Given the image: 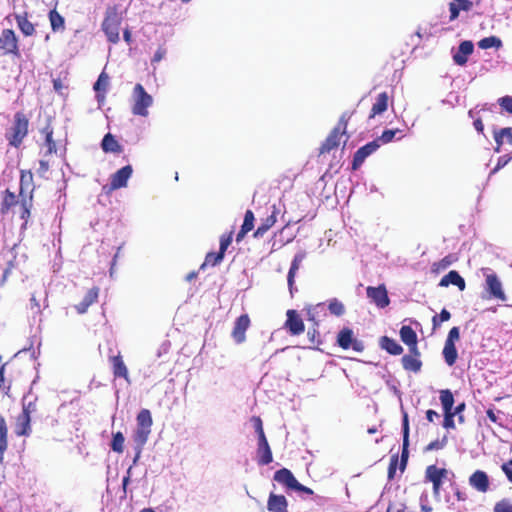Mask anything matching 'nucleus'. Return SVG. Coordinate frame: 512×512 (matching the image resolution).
<instances>
[{"instance_id": "obj_1", "label": "nucleus", "mask_w": 512, "mask_h": 512, "mask_svg": "<svg viewBox=\"0 0 512 512\" xmlns=\"http://www.w3.org/2000/svg\"><path fill=\"white\" fill-rule=\"evenodd\" d=\"M34 189L28 191V194L16 196L15 193L6 189L1 194L0 215L5 217L12 213V217H17L22 221L21 229H26L31 217L33 207Z\"/></svg>"}, {"instance_id": "obj_2", "label": "nucleus", "mask_w": 512, "mask_h": 512, "mask_svg": "<svg viewBox=\"0 0 512 512\" xmlns=\"http://www.w3.org/2000/svg\"><path fill=\"white\" fill-rule=\"evenodd\" d=\"M355 110L345 111L339 118L337 125L330 131L324 142L319 148V154H328L332 150L337 149L341 144V139L345 136L344 144L347 142L349 136L347 135V125Z\"/></svg>"}, {"instance_id": "obj_3", "label": "nucleus", "mask_w": 512, "mask_h": 512, "mask_svg": "<svg viewBox=\"0 0 512 512\" xmlns=\"http://www.w3.org/2000/svg\"><path fill=\"white\" fill-rule=\"evenodd\" d=\"M137 426L133 433V440L136 444V455L134 457L133 463L136 464L138 461L141 451L144 445L147 443L148 438L151 434V427L153 424V419L150 410L141 409L136 417Z\"/></svg>"}, {"instance_id": "obj_4", "label": "nucleus", "mask_w": 512, "mask_h": 512, "mask_svg": "<svg viewBox=\"0 0 512 512\" xmlns=\"http://www.w3.org/2000/svg\"><path fill=\"white\" fill-rule=\"evenodd\" d=\"M29 119L27 115L22 112H16L14 114L12 125L6 130L5 138L9 145L15 148H19L28 134Z\"/></svg>"}, {"instance_id": "obj_5", "label": "nucleus", "mask_w": 512, "mask_h": 512, "mask_svg": "<svg viewBox=\"0 0 512 512\" xmlns=\"http://www.w3.org/2000/svg\"><path fill=\"white\" fill-rule=\"evenodd\" d=\"M122 17L116 6L108 7L102 22V30L109 42L116 44L119 42L120 26Z\"/></svg>"}, {"instance_id": "obj_6", "label": "nucleus", "mask_w": 512, "mask_h": 512, "mask_svg": "<svg viewBox=\"0 0 512 512\" xmlns=\"http://www.w3.org/2000/svg\"><path fill=\"white\" fill-rule=\"evenodd\" d=\"M133 106L132 113L134 115L146 117L148 108L153 103V98L148 94L142 84L138 83L133 89Z\"/></svg>"}, {"instance_id": "obj_7", "label": "nucleus", "mask_w": 512, "mask_h": 512, "mask_svg": "<svg viewBox=\"0 0 512 512\" xmlns=\"http://www.w3.org/2000/svg\"><path fill=\"white\" fill-rule=\"evenodd\" d=\"M7 55L20 57L18 38L12 29H4L0 34V57Z\"/></svg>"}, {"instance_id": "obj_8", "label": "nucleus", "mask_w": 512, "mask_h": 512, "mask_svg": "<svg viewBox=\"0 0 512 512\" xmlns=\"http://www.w3.org/2000/svg\"><path fill=\"white\" fill-rule=\"evenodd\" d=\"M337 344L344 350L352 349L358 353L364 351L363 342L356 339L354 337L353 330L348 327H345L339 331L337 335Z\"/></svg>"}, {"instance_id": "obj_9", "label": "nucleus", "mask_w": 512, "mask_h": 512, "mask_svg": "<svg viewBox=\"0 0 512 512\" xmlns=\"http://www.w3.org/2000/svg\"><path fill=\"white\" fill-rule=\"evenodd\" d=\"M251 326V319L248 314H242L234 321L231 331V337L236 344H242L246 341V332Z\"/></svg>"}, {"instance_id": "obj_10", "label": "nucleus", "mask_w": 512, "mask_h": 512, "mask_svg": "<svg viewBox=\"0 0 512 512\" xmlns=\"http://www.w3.org/2000/svg\"><path fill=\"white\" fill-rule=\"evenodd\" d=\"M366 295L378 308L383 309L390 304V298L385 284H380L377 287L368 286L366 288Z\"/></svg>"}, {"instance_id": "obj_11", "label": "nucleus", "mask_w": 512, "mask_h": 512, "mask_svg": "<svg viewBox=\"0 0 512 512\" xmlns=\"http://www.w3.org/2000/svg\"><path fill=\"white\" fill-rule=\"evenodd\" d=\"M448 471L445 468H439L436 465H429L425 470V479L433 485V494L440 493L443 480L447 477Z\"/></svg>"}, {"instance_id": "obj_12", "label": "nucleus", "mask_w": 512, "mask_h": 512, "mask_svg": "<svg viewBox=\"0 0 512 512\" xmlns=\"http://www.w3.org/2000/svg\"><path fill=\"white\" fill-rule=\"evenodd\" d=\"M287 319L284 328L293 336L300 335L305 331V324L299 313L294 309L286 312Z\"/></svg>"}, {"instance_id": "obj_13", "label": "nucleus", "mask_w": 512, "mask_h": 512, "mask_svg": "<svg viewBox=\"0 0 512 512\" xmlns=\"http://www.w3.org/2000/svg\"><path fill=\"white\" fill-rule=\"evenodd\" d=\"M132 173L133 168L131 165H126L113 173L110 177L109 191L126 187Z\"/></svg>"}, {"instance_id": "obj_14", "label": "nucleus", "mask_w": 512, "mask_h": 512, "mask_svg": "<svg viewBox=\"0 0 512 512\" xmlns=\"http://www.w3.org/2000/svg\"><path fill=\"white\" fill-rule=\"evenodd\" d=\"M379 147V140H373L360 147L353 156L352 169L357 170L363 164L365 159L374 153Z\"/></svg>"}, {"instance_id": "obj_15", "label": "nucleus", "mask_w": 512, "mask_h": 512, "mask_svg": "<svg viewBox=\"0 0 512 512\" xmlns=\"http://www.w3.org/2000/svg\"><path fill=\"white\" fill-rule=\"evenodd\" d=\"M469 485L480 493H486L490 489V480L486 472L474 471L469 477Z\"/></svg>"}, {"instance_id": "obj_16", "label": "nucleus", "mask_w": 512, "mask_h": 512, "mask_svg": "<svg viewBox=\"0 0 512 512\" xmlns=\"http://www.w3.org/2000/svg\"><path fill=\"white\" fill-rule=\"evenodd\" d=\"M109 361L112 366L113 376L115 378H123L127 383H130L128 368L124 363L120 352L115 356H110Z\"/></svg>"}, {"instance_id": "obj_17", "label": "nucleus", "mask_w": 512, "mask_h": 512, "mask_svg": "<svg viewBox=\"0 0 512 512\" xmlns=\"http://www.w3.org/2000/svg\"><path fill=\"white\" fill-rule=\"evenodd\" d=\"M100 289L97 286L90 288L83 300L74 306L78 314H85L89 307L98 301Z\"/></svg>"}, {"instance_id": "obj_18", "label": "nucleus", "mask_w": 512, "mask_h": 512, "mask_svg": "<svg viewBox=\"0 0 512 512\" xmlns=\"http://www.w3.org/2000/svg\"><path fill=\"white\" fill-rule=\"evenodd\" d=\"M273 461L272 451L266 437L258 439L257 463L259 465H268Z\"/></svg>"}, {"instance_id": "obj_19", "label": "nucleus", "mask_w": 512, "mask_h": 512, "mask_svg": "<svg viewBox=\"0 0 512 512\" xmlns=\"http://www.w3.org/2000/svg\"><path fill=\"white\" fill-rule=\"evenodd\" d=\"M487 290L490 295L501 301L506 300V295L502 289V284L496 274H489L486 276Z\"/></svg>"}, {"instance_id": "obj_20", "label": "nucleus", "mask_w": 512, "mask_h": 512, "mask_svg": "<svg viewBox=\"0 0 512 512\" xmlns=\"http://www.w3.org/2000/svg\"><path fill=\"white\" fill-rule=\"evenodd\" d=\"M403 368L407 371L417 373L421 370L422 362L420 360V352L418 348L415 352L404 355L401 359Z\"/></svg>"}, {"instance_id": "obj_21", "label": "nucleus", "mask_w": 512, "mask_h": 512, "mask_svg": "<svg viewBox=\"0 0 512 512\" xmlns=\"http://www.w3.org/2000/svg\"><path fill=\"white\" fill-rule=\"evenodd\" d=\"M473 6L474 2L471 0H452L449 3V20H456L459 17L460 11L468 12L473 8Z\"/></svg>"}, {"instance_id": "obj_22", "label": "nucleus", "mask_w": 512, "mask_h": 512, "mask_svg": "<svg viewBox=\"0 0 512 512\" xmlns=\"http://www.w3.org/2000/svg\"><path fill=\"white\" fill-rule=\"evenodd\" d=\"M267 509L270 512H288V502L284 495L270 493L267 501Z\"/></svg>"}, {"instance_id": "obj_23", "label": "nucleus", "mask_w": 512, "mask_h": 512, "mask_svg": "<svg viewBox=\"0 0 512 512\" xmlns=\"http://www.w3.org/2000/svg\"><path fill=\"white\" fill-rule=\"evenodd\" d=\"M474 45L471 41H463L458 47L457 53L453 55V60L457 65L463 66L467 63V58L473 53Z\"/></svg>"}, {"instance_id": "obj_24", "label": "nucleus", "mask_w": 512, "mask_h": 512, "mask_svg": "<svg viewBox=\"0 0 512 512\" xmlns=\"http://www.w3.org/2000/svg\"><path fill=\"white\" fill-rule=\"evenodd\" d=\"M450 284L455 285L459 288L460 291H463L466 287L465 280L463 277L455 270H451L442 277V279L439 282V286L441 287H447Z\"/></svg>"}, {"instance_id": "obj_25", "label": "nucleus", "mask_w": 512, "mask_h": 512, "mask_svg": "<svg viewBox=\"0 0 512 512\" xmlns=\"http://www.w3.org/2000/svg\"><path fill=\"white\" fill-rule=\"evenodd\" d=\"M400 338L406 345L409 346L410 352L416 351V349L418 348L417 347L418 339H417V334L413 330L412 327H410L408 325L402 326L400 329Z\"/></svg>"}, {"instance_id": "obj_26", "label": "nucleus", "mask_w": 512, "mask_h": 512, "mask_svg": "<svg viewBox=\"0 0 512 512\" xmlns=\"http://www.w3.org/2000/svg\"><path fill=\"white\" fill-rule=\"evenodd\" d=\"M274 480L283 484L286 488L293 490L296 486L297 479L294 477L293 473L287 469L282 468L275 472Z\"/></svg>"}, {"instance_id": "obj_27", "label": "nucleus", "mask_w": 512, "mask_h": 512, "mask_svg": "<svg viewBox=\"0 0 512 512\" xmlns=\"http://www.w3.org/2000/svg\"><path fill=\"white\" fill-rule=\"evenodd\" d=\"M494 140L496 142V147L494 148L495 152H500L501 146L504 144V141L510 145H512V128L505 127L501 129H494L493 131Z\"/></svg>"}, {"instance_id": "obj_28", "label": "nucleus", "mask_w": 512, "mask_h": 512, "mask_svg": "<svg viewBox=\"0 0 512 512\" xmlns=\"http://www.w3.org/2000/svg\"><path fill=\"white\" fill-rule=\"evenodd\" d=\"M277 221V210L273 207L272 213L267 216L265 219L261 220L260 225L257 227L255 232L253 233L254 238H261L264 234L275 225Z\"/></svg>"}, {"instance_id": "obj_29", "label": "nucleus", "mask_w": 512, "mask_h": 512, "mask_svg": "<svg viewBox=\"0 0 512 512\" xmlns=\"http://www.w3.org/2000/svg\"><path fill=\"white\" fill-rule=\"evenodd\" d=\"M109 85V76L106 72H102L97 81L95 82L93 89L96 92V99L99 103L105 100V94Z\"/></svg>"}, {"instance_id": "obj_30", "label": "nucleus", "mask_w": 512, "mask_h": 512, "mask_svg": "<svg viewBox=\"0 0 512 512\" xmlns=\"http://www.w3.org/2000/svg\"><path fill=\"white\" fill-rule=\"evenodd\" d=\"M15 433L18 436H28L31 433V417L20 413L15 422Z\"/></svg>"}, {"instance_id": "obj_31", "label": "nucleus", "mask_w": 512, "mask_h": 512, "mask_svg": "<svg viewBox=\"0 0 512 512\" xmlns=\"http://www.w3.org/2000/svg\"><path fill=\"white\" fill-rule=\"evenodd\" d=\"M101 148L105 153H121L123 151V147L116 140L114 135L111 133H107L101 142Z\"/></svg>"}, {"instance_id": "obj_32", "label": "nucleus", "mask_w": 512, "mask_h": 512, "mask_svg": "<svg viewBox=\"0 0 512 512\" xmlns=\"http://www.w3.org/2000/svg\"><path fill=\"white\" fill-rule=\"evenodd\" d=\"M388 100L389 97L387 92L380 93L376 98V102L373 104L371 108L369 119H372L375 116L384 113L388 108Z\"/></svg>"}, {"instance_id": "obj_33", "label": "nucleus", "mask_w": 512, "mask_h": 512, "mask_svg": "<svg viewBox=\"0 0 512 512\" xmlns=\"http://www.w3.org/2000/svg\"><path fill=\"white\" fill-rule=\"evenodd\" d=\"M254 221H255V217H254L253 211L252 210H247L245 212V215H244V221H243V224L241 226V229H240V231L236 235V241L237 242H241L244 239V237L246 236V234L248 232H250L251 230H253V228H254Z\"/></svg>"}, {"instance_id": "obj_34", "label": "nucleus", "mask_w": 512, "mask_h": 512, "mask_svg": "<svg viewBox=\"0 0 512 512\" xmlns=\"http://www.w3.org/2000/svg\"><path fill=\"white\" fill-rule=\"evenodd\" d=\"M380 347L391 355H400L403 352L402 346L393 338L383 336L380 338Z\"/></svg>"}, {"instance_id": "obj_35", "label": "nucleus", "mask_w": 512, "mask_h": 512, "mask_svg": "<svg viewBox=\"0 0 512 512\" xmlns=\"http://www.w3.org/2000/svg\"><path fill=\"white\" fill-rule=\"evenodd\" d=\"M34 188L33 184V173L31 170H21L20 173V185H19V196L28 194V191Z\"/></svg>"}, {"instance_id": "obj_36", "label": "nucleus", "mask_w": 512, "mask_h": 512, "mask_svg": "<svg viewBox=\"0 0 512 512\" xmlns=\"http://www.w3.org/2000/svg\"><path fill=\"white\" fill-rule=\"evenodd\" d=\"M302 260H303L302 255H299V254L296 255L294 257V259L292 260V263H291V266H290V269L288 272L287 282H288V287H289L291 295L293 294L295 275L300 268V264H301Z\"/></svg>"}, {"instance_id": "obj_37", "label": "nucleus", "mask_w": 512, "mask_h": 512, "mask_svg": "<svg viewBox=\"0 0 512 512\" xmlns=\"http://www.w3.org/2000/svg\"><path fill=\"white\" fill-rule=\"evenodd\" d=\"M408 445H409V421L407 414L403 417V449L401 453V459L403 462L408 461Z\"/></svg>"}, {"instance_id": "obj_38", "label": "nucleus", "mask_w": 512, "mask_h": 512, "mask_svg": "<svg viewBox=\"0 0 512 512\" xmlns=\"http://www.w3.org/2000/svg\"><path fill=\"white\" fill-rule=\"evenodd\" d=\"M18 28L25 36H31L35 33L34 25L28 20L27 15H16Z\"/></svg>"}, {"instance_id": "obj_39", "label": "nucleus", "mask_w": 512, "mask_h": 512, "mask_svg": "<svg viewBox=\"0 0 512 512\" xmlns=\"http://www.w3.org/2000/svg\"><path fill=\"white\" fill-rule=\"evenodd\" d=\"M442 353L448 366H453L456 363L458 353L455 344L445 343Z\"/></svg>"}, {"instance_id": "obj_40", "label": "nucleus", "mask_w": 512, "mask_h": 512, "mask_svg": "<svg viewBox=\"0 0 512 512\" xmlns=\"http://www.w3.org/2000/svg\"><path fill=\"white\" fill-rule=\"evenodd\" d=\"M49 20H50L51 28L54 32L59 31V30H64V28H65L64 18L56 9H52L49 12Z\"/></svg>"}, {"instance_id": "obj_41", "label": "nucleus", "mask_w": 512, "mask_h": 512, "mask_svg": "<svg viewBox=\"0 0 512 512\" xmlns=\"http://www.w3.org/2000/svg\"><path fill=\"white\" fill-rule=\"evenodd\" d=\"M42 133L45 135V144L47 146L46 154L57 152L56 142L53 139V129L50 125L43 128Z\"/></svg>"}, {"instance_id": "obj_42", "label": "nucleus", "mask_w": 512, "mask_h": 512, "mask_svg": "<svg viewBox=\"0 0 512 512\" xmlns=\"http://www.w3.org/2000/svg\"><path fill=\"white\" fill-rule=\"evenodd\" d=\"M125 437L121 431L112 434L111 449L112 451L121 454L124 451Z\"/></svg>"}, {"instance_id": "obj_43", "label": "nucleus", "mask_w": 512, "mask_h": 512, "mask_svg": "<svg viewBox=\"0 0 512 512\" xmlns=\"http://www.w3.org/2000/svg\"><path fill=\"white\" fill-rule=\"evenodd\" d=\"M440 401L443 411H452L454 405V396L449 389L440 391Z\"/></svg>"}, {"instance_id": "obj_44", "label": "nucleus", "mask_w": 512, "mask_h": 512, "mask_svg": "<svg viewBox=\"0 0 512 512\" xmlns=\"http://www.w3.org/2000/svg\"><path fill=\"white\" fill-rule=\"evenodd\" d=\"M396 135H399L398 139L402 138L404 136L403 130L400 129H388L383 131L381 136L377 138L376 140H379V143L381 144H387L391 142Z\"/></svg>"}, {"instance_id": "obj_45", "label": "nucleus", "mask_w": 512, "mask_h": 512, "mask_svg": "<svg viewBox=\"0 0 512 512\" xmlns=\"http://www.w3.org/2000/svg\"><path fill=\"white\" fill-rule=\"evenodd\" d=\"M224 255L220 252H209L205 256V261L201 265V268H204L206 265L217 266L222 262Z\"/></svg>"}, {"instance_id": "obj_46", "label": "nucleus", "mask_w": 512, "mask_h": 512, "mask_svg": "<svg viewBox=\"0 0 512 512\" xmlns=\"http://www.w3.org/2000/svg\"><path fill=\"white\" fill-rule=\"evenodd\" d=\"M454 261L455 257L453 255H447L440 261L433 263L432 271L436 273L443 271L447 269Z\"/></svg>"}, {"instance_id": "obj_47", "label": "nucleus", "mask_w": 512, "mask_h": 512, "mask_svg": "<svg viewBox=\"0 0 512 512\" xmlns=\"http://www.w3.org/2000/svg\"><path fill=\"white\" fill-rule=\"evenodd\" d=\"M501 40L496 36L485 37L479 41L478 45L481 49H489L492 47L499 48L501 46Z\"/></svg>"}, {"instance_id": "obj_48", "label": "nucleus", "mask_w": 512, "mask_h": 512, "mask_svg": "<svg viewBox=\"0 0 512 512\" xmlns=\"http://www.w3.org/2000/svg\"><path fill=\"white\" fill-rule=\"evenodd\" d=\"M328 309H329L330 313L335 316H341L345 312L344 305L342 304V302H340L337 299H332L329 302Z\"/></svg>"}, {"instance_id": "obj_49", "label": "nucleus", "mask_w": 512, "mask_h": 512, "mask_svg": "<svg viewBox=\"0 0 512 512\" xmlns=\"http://www.w3.org/2000/svg\"><path fill=\"white\" fill-rule=\"evenodd\" d=\"M448 439L447 436H443L442 439H436L430 442L425 448V452L441 450L447 445Z\"/></svg>"}, {"instance_id": "obj_50", "label": "nucleus", "mask_w": 512, "mask_h": 512, "mask_svg": "<svg viewBox=\"0 0 512 512\" xmlns=\"http://www.w3.org/2000/svg\"><path fill=\"white\" fill-rule=\"evenodd\" d=\"M232 240H233V231H230L228 233H225V234L221 235V237H220V247H219V251L218 252H220L223 255H225V252H226L227 248L229 247V245L232 243Z\"/></svg>"}, {"instance_id": "obj_51", "label": "nucleus", "mask_w": 512, "mask_h": 512, "mask_svg": "<svg viewBox=\"0 0 512 512\" xmlns=\"http://www.w3.org/2000/svg\"><path fill=\"white\" fill-rule=\"evenodd\" d=\"M494 512H512V502L509 499H502L494 506Z\"/></svg>"}, {"instance_id": "obj_52", "label": "nucleus", "mask_w": 512, "mask_h": 512, "mask_svg": "<svg viewBox=\"0 0 512 512\" xmlns=\"http://www.w3.org/2000/svg\"><path fill=\"white\" fill-rule=\"evenodd\" d=\"M451 318V314L448 310L442 309L439 315H435L432 319L433 328L440 326L442 322L448 321Z\"/></svg>"}, {"instance_id": "obj_53", "label": "nucleus", "mask_w": 512, "mask_h": 512, "mask_svg": "<svg viewBox=\"0 0 512 512\" xmlns=\"http://www.w3.org/2000/svg\"><path fill=\"white\" fill-rule=\"evenodd\" d=\"M398 463H399V456L396 453L390 457V462H389V466H388V479L389 480L394 479Z\"/></svg>"}, {"instance_id": "obj_54", "label": "nucleus", "mask_w": 512, "mask_h": 512, "mask_svg": "<svg viewBox=\"0 0 512 512\" xmlns=\"http://www.w3.org/2000/svg\"><path fill=\"white\" fill-rule=\"evenodd\" d=\"M36 410V399L33 401H27V398L25 397L23 400V408L21 413L29 415L31 417V414L35 413Z\"/></svg>"}, {"instance_id": "obj_55", "label": "nucleus", "mask_w": 512, "mask_h": 512, "mask_svg": "<svg viewBox=\"0 0 512 512\" xmlns=\"http://www.w3.org/2000/svg\"><path fill=\"white\" fill-rule=\"evenodd\" d=\"M251 422L253 423L255 432L258 435V439L266 437L263 429V423L259 416H253L251 418Z\"/></svg>"}, {"instance_id": "obj_56", "label": "nucleus", "mask_w": 512, "mask_h": 512, "mask_svg": "<svg viewBox=\"0 0 512 512\" xmlns=\"http://www.w3.org/2000/svg\"><path fill=\"white\" fill-rule=\"evenodd\" d=\"M454 413L452 411H444V421H443V427L446 429H454L455 423H454Z\"/></svg>"}, {"instance_id": "obj_57", "label": "nucleus", "mask_w": 512, "mask_h": 512, "mask_svg": "<svg viewBox=\"0 0 512 512\" xmlns=\"http://www.w3.org/2000/svg\"><path fill=\"white\" fill-rule=\"evenodd\" d=\"M498 103L503 110L512 114V96L501 97L499 98Z\"/></svg>"}, {"instance_id": "obj_58", "label": "nucleus", "mask_w": 512, "mask_h": 512, "mask_svg": "<svg viewBox=\"0 0 512 512\" xmlns=\"http://www.w3.org/2000/svg\"><path fill=\"white\" fill-rule=\"evenodd\" d=\"M512 160V155H503L500 156L497 160V164L492 170V173L498 172L500 169L504 168L510 161Z\"/></svg>"}, {"instance_id": "obj_59", "label": "nucleus", "mask_w": 512, "mask_h": 512, "mask_svg": "<svg viewBox=\"0 0 512 512\" xmlns=\"http://www.w3.org/2000/svg\"><path fill=\"white\" fill-rule=\"evenodd\" d=\"M460 338V331L458 327H452L448 333L445 343L455 344Z\"/></svg>"}, {"instance_id": "obj_60", "label": "nucleus", "mask_w": 512, "mask_h": 512, "mask_svg": "<svg viewBox=\"0 0 512 512\" xmlns=\"http://www.w3.org/2000/svg\"><path fill=\"white\" fill-rule=\"evenodd\" d=\"M31 312L33 315H39L41 314V306L39 301L36 299V296L34 294L31 295L30 298V306H29Z\"/></svg>"}, {"instance_id": "obj_61", "label": "nucleus", "mask_w": 512, "mask_h": 512, "mask_svg": "<svg viewBox=\"0 0 512 512\" xmlns=\"http://www.w3.org/2000/svg\"><path fill=\"white\" fill-rule=\"evenodd\" d=\"M166 53H167L166 48L164 46H159L151 60V63L152 64L159 63L166 56Z\"/></svg>"}, {"instance_id": "obj_62", "label": "nucleus", "mask_w": 512, "mask_h": 512, "mask_svg": "<svg viewBox=\"0 0 512 512\" xmlns=\"http://www.w3.org/2000/svg\"><path fill=\"white\" fill-rule=\"evenodd\" d=\"M501 469L506 475L507 479L512 483V460L503 463Z\"/></svg>"}, {"instance_id": "obj_63", "label": "nucleus", "mask_w": 512, "mask_h": 512, "mask_svg": "<svg viewBox=\"0 0 512 512\" xmlns=\"http://www.w3.org/2000/svg\"><path fill=\"white\" fill-rule=\"evenodd\" d=\"M48 170H49V163H48V161L40 160L39 161L38 174L41 177H44V175L47 173Z\"/></svg>"}, {"instance_id": "obj_64", "label": "nucleus", "mask_w": 512, "mask_h": 512, "mask_svg": "<svg viewBox=\"0 0 512 512\" xmlns=\"http://www.w3.org/2000/svg\"><path fill=\"white\" fill-rule=\"evenodd\" d=\"M293 490L298 491V492H303V493H306V494H309V495H312V494H313V490H312V489H310L309 487H306V486L302 485V484H301V483H299L298 481H297L296 486L294 487V489H293Z\"/></svg>"}]
</instances>
